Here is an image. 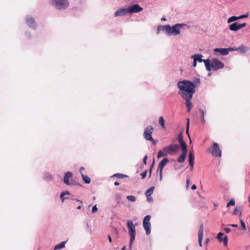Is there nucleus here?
Listing matches in <instances>:
<instances>
[{
  "instance_id": "35",
  "label": "nucleus",
  "mask_w": 250,
  "mask_h": 250,
  "mask_svg": "<svg viewBox=\"0 0 250 250\" xmlns=\"http://www.w3.org/2000/svg\"><path fill=\"white\" fill-rule=\"evenodd\" d=\"M238 20V17L233 16L229 18L227 21L228 23H231L232 22L235 21H236Z\"/></svg>"
},
{
  "instance_id": "20",
  "label": "nucleus",
  "mask_w": 250,
  "mask_h": 250,
  "mask_svg": "<svg viewBox=\"0 0 250 250\" xmlns=\"http://www.w3.org/2000/svg\"><path fill=\"white\" fill-rule=\"evenodd\" d=\"M213 51L215 52L219 53L223 56L228 55V50L226 48H215L213 49Z\"/></svg>"
},
{
  "instance_id": "64",
  "label": "nucleus",
  "mask_w": 250,
  "mask_h": 250,
  "mask_svg": "<svg viewBox=\"0 0 250 250\" xmlns=\"http://www.w3.org/2000/svg\"><path fill=\"white\" fill-rule=\"evenodd\" d=\"M108 239L110 243H111L112 240L110 235H108Z\"/></svg>"
},
{
  "instance_id": "58",
  "label": "nucleus",
  "mask_w": 250,
  "mask_h": 250,
  "mask_svg": "<svg viewBox=\"0 0 250 250\" xmlns=\"http://www.w3.org/2000/svg\"><path fill=\"white\" fill-rule=\"evenodd\" d=\"M224 230L226 233H228L230 231L231 229L229 228H226Z\"/></svg>"
},
{
  "instance_id": "38",
  "label": "nucleus",
  "mask_w": 250,
  "mask_h": 250,
  "mask_svg": "<svg viewBox=\"0 0 250 250\" xmlns=\"http://www.w3.org/2000/svg\"><path fill=\"white\" fill-rule=\"evenodd\" d=\"M126 199L131 202H134L136 200V198L133 195H128L126 196Z\"/></svg>"
},
{
  "instance_id": "44",
  "label": "nucleus",
  "mask_w": 250,
  "mask_h": 250,
  "mask_svg": "<svg viewBox=\"0 0 250 250\" xmlns=\"http://www.w3.org/2000/svg\"><path fill=\"white\" fill-rule=\"evenodd\" d=\"M183 132L181 131L178 135L177 137V141H180L181 140H183Z\"/></svg>"
},
{
  "instance_id": "36",
  "label": "nucleus",
  "mask_w": 250,
  "mask_h": 250,
  "mask_svg": "<svg viewBox=\"0 0 250 250\" xmlns=\"http://www.w3.org/2000/svg\"><path fill=\"white\" fill-rule=\"evenodd\" d=\"M159 122L162 128H165V120L163 117H160L159 119Z\"/></svg>"
},
{
  "instance_id": "48",
  "label": "nucleus",
  "mask_w": 250,
  "mask_h": 250,
  "mask_svg": "<svg viewBox=\"0 0 250 250\" xmlns=\"http://www.w3.org/2000/svg\"><path fill=\"white\" fill-rule=\"evenodd\" d=\"M98 210V208L97 207V205H95L93 207L92 209V213H95Z\"/></svg>"
},
{
  "instance_id": "14",
  "label": "nucleus",
  "mask_w": 250,
  "mask_h": 250,
  "mask_svg": "<svg viewBox=\"0 0 250 250\" xmlns=\"http://www.w3.org/2000/svg\"><path fill=\"white\" fill-rule=\"evenodd\" d=\"M73 177V173L71 171H67L64 173L63 182V183L67 185L70 186L69 178H71Z\"/></svg>"
},
{
  "instance_id": "4",
  "label": "nucleus",
  "mask_w": 250,
  "mask_h": 250,
  "mask_svg": "<svg viewBox=\"0 0 250 250\" xmlns=\"http://www.w3.org/2000/svg\"><path fill=\"white\" fill-rule=\"evenodd\" d=\"M208 66L209 69H207L208 71H210L211 69L214 71L218 70L224 67V64L217 58H213L210 61L209 59Z\"/></svg>"
},
{
  "instance_id": "32",
  "label": "nucleus",
  "mask_w": 250,
  "mask_h": 250,
  "mask_svg": "<svg viewBox=\"0 0 250 250\" xmlns=\"http://www.w3.org/2000/svg\"><path fill=\"white\" fill-rule=\"evenodd\" d=\"M60 198L62 203L64 202L65 200L70 199L72 200V199L70 198L69 196H65V195H64V193H61Z\"/></svg>"
},
{
  "instance_id": "45",
  "label": "nucleus",
  "mask_w": 250,
  "mask_h": 250,
  "mask_svg": "<svg viewBox=\"0 0 250 250\" xmlns=\"http://www.w3.org/2000/svg\"><path fill=\"white\" fill-rule=\"evenodd\" d=\"M248 16H249V14L247 13V14H243V15H240V16H238V20H240V19H243V18H248Z\"/></svg>"
},
{
  "instance_id": "23",
  "label": "nucleus",
  "mask_w": 250,
  "mask_h": 250,
  "mask_svg": "<svg viewBox=\"0 0 250 250\" xmlns=\"http://www.w3.org/2000/svg\"><path fill=\"white\" fill-rule=\"evenodd\" d=\"M66 242H67V241H62L60 243L57 244L54 247V250H60L61 249L64 248Z\"/></svg>"
},
{
  "instance_id": "53",
  "label": "nucleus",
  "mask_w": 250,
  "mask_h": 250,
  "mask_svg": "<svg viewBox=\"0 0 250 250\" xmlns=\"http://www.w3.org/2000/svg\"><path fill=\"white\" fill-rule=\"evenodd\" d=\"M189 184H190V179H189V178H188L186 180V188H188Z\"/></svg>"
},
{
  "instance_id": "56",
  "label": "nucleus",
  "mask_w": 250,
  "mask_h": 250,
  "mask_svg": "<svg viewBox=\"0 0 250 250\" xmlns=\"http://www.w3.org/2000/svg\"><path fill=\"white\" fill-rule=\"evenodd\" d=\"M61 193H64V195H69L70 194V192L68 190L62 191Z\"/></svg>"
},
{
  "instance_id": "18",
  "label": "nucleus",
  "mask_w": 250,
  "mask_h": 250,
  "mask_svg": "<svg viewBox=\"0 0 250 250\" xmlns=\"http://www.w3.org/2000/svg\"><path fill=\"white\" fill-rule=\"evenodd\" d=\"M193 96L187 97V98H182L183 99L186 100L185 104L188 108V111H189L190 109L193 107L192 103L190 102Z\"/></svg>"
},
{
  "instance_id": "25",
  "label": "nucleus",
  "mask_w": 250,
  "mask_h": 250,
  "mask_svg": "<svg viewBox=\"0 0 250 250\" xmlns=\"http://www.w3.org/2000/svg\"><path fill=\"white\" fill-rule=\"evenodd\" d=\"M249 49L248 46H244L243 45L240 46L239 47H237V51L240 52L241 53H245Z\"/></svg>"
},
{
  "instance_id": "61",
  "label": "nucleus",
  "mask_w": 250,
  "mask_h": 250,
  "mask_svg": "<svg viewBox=\"0 0 250 250\" xmlns=\"http://www.w3.org/2000/svg\"><path fill=\"white\" fill-rule=\"evenodd\" d=\"M189 127V118H188L187 119V125H186V127Z\"/></svg>"
},
{
  "instance_id": "42",
  "label": "nucleus",
  "mask_w": 250,
  "mask_h": 250,
  "mask_svg": "<svg viewBox=\"0 0 250 250\" xmlns=\"http://www.w3.org/2000/svg\"><path fill=\"white\" fill-rule=\"evenodd\" d=\"M240 223H241L242 228H240V229L246 230V227L244 222L242 220H241Z\"/></svg>"
},
{
  "instance_id": "1",
  "label": "nucleus",
  "mask_w": 250,
  "mask_h": 250,
  "mask_svg": "<svg viewBox=\"0 0 250 250\" xmlns=\"http://www.w3.org/2000/svg\"><path fill=\"white\" fill-rule=\"evenodd\" d=\"M178 93L182 98L193 96L196 90L192 82L188 80L179 81L177 83Z\"/></svg>"
},
{
  "instance_id": "50",
  "label": "nucleus",
  "mask_w": 250,
  "mask_h": 250,
  "mask_svg": "<svg viewBox=\"0 0 250 250\" xmlns=\"http://www.w3.org/2000/svg\"><path fill=\"white\" fill-rule=\"evenodd\" d=\"M239 212V207H236L233 211V215H236L237 214L238 212Z\"/></svg>"
},
{
  "instance_id": "55",
  "label": "nucleus",
  "mask_w": 250,
  "mask_h": 250,
  "mask_svg": "<svg viewBox=\"0 0 250 250\" xmlns=\"http://www.w3.org/2000/svg\"><path fill=\"white\" fill-rule=\"evenodd\" d=\"M147 201L148 202H151L153 201V198L150 196H146Z\"/></svg>"
},
{
  "instance_id": "30",
  "label": "nucleus",
  "mask_w": 250,
  "mask_h": 250,
  "mask_svg": "<svg viewBox=\"0 0 250 250\" xmlns=\"http://www.w3.org/2000/svg\"><path fill=\"white\" fill-rule=\"evenodd\" d=\"M193 84L195 86V88L199 86L201 83V80L200 78H194L193 79V82H192Z\"/></svg>"
},
{
  "instance_id": "37",
  "label": "nucleus",
  "mask_w": 250,
  "mask_h": 250,
  "mask_svg": "<svg viewBox=\"0 0 250 250\" xmlns=\"http://www.w3.org/2000/svg\"><path fill=\"white\" fill-rule=\"evenodd\" d=\"M72 201L76 202H79L80 204L78 206H77V209H81L82 208V205H83V202L81 200H80L79 199H72Z\"/></svg>"
},
{
  "instance_id": "5",
  "label": "nucleus",
  "mask_w": 250,
  "mask_h": 250,
  "mask_svg": "<svg viewBox=\"0 0 250 250\" xmlns=\"http://www.w3.org/2000/svg\"><path fill=\"white\" fill-rule=\"evenodd\" d=\"M51 4L59 10H65L69 5L67 0H52Z\"/></svg>"
},
{
  "instance_id": "63",
  "label": "nucleus",
  "mask_w": 250,
  "mask_h": 250,
  "mask_svg": "<svg viewBox=\"0 0 250 250\" xmlns=\"http://www.w3.org/2000/svg\"><path fill=\"white\" fill-rule=\"evenodd\" d=\"M197 62L195 60H193V64H192L193 67H195L196 66Z\"/></svg>"
},
{
  "instance_id": "24",
  "label": "nucleus",
  "mask_w": 250,
  "mask_h": 250,
  "mask_svg": "<svg viewBox=\"0 0 250 250\" xmlns=\"http://www.w3.org/2000/svg\"><path fill=\"white\" fill-rule=\"evenodd\" d=\"M114 198L115 200L117 203V205H116V207H118L119 206V205L121 203V195L119 193H116L114 195Z\"/></svg>"
},
{
  "instance_id": "43",
  "label": "nucleus",
  "mask_w": 250,
  "mask_h": 250,
  "mask_svg": "<svg viewBox=\"0 0 250 250\" xmlns=\"http://www.w3.org/2000/svg\"><path fill=\"white\" fill-rule=\"evenodd\" d=\"M228 238L227 236H225L222 239V242L224 243V244L225 246H227L228 245Z\"/></svg>"
},
{
  "instance_id": "62",
  "label": "nucleus",
  "mask_w": 250,
  "mask_h": 250,
  "mask_svg": "<svg viewBox=\"0 0 250 250\" xmlns=\"http://www.w3.org/2000/svg\"><path fill=\"white\" fill-rule=\"evenodd\" d=\"M191 189L195 190L197 188V187L195 184H193L191 188Z\"/></svg>"
},
{
  "instance_id": "34",
  "label": "nucleus",
  "mask_w": 250,
  "mask_h": 250,
  "mask_svg": "<svg viewBox=\"0 0 250 250\" xmlns=\"http://www.w3.org/2000/svg\"><path fill=\"white\" fill-rule=\"evenodd\" d=\"M113 177H117L119 179H123L125 177H128L127 175L122 173H116L112 176Z\"/></svg>"
},
{
  "instance_id": "15",
  "label": "nucleus",
  "mask_w": 250,
  "mask_h": 250,
  "mask_svg": "<svg viewBox=\"0 0 250 250\" xmlns=\"http://www.w3.org/2000/svg\"><path fill=\"white\" fill-rule=\"evenodd\" d=\"M203 232H204V227L203 225L201 224L200 226L199 232H198V241L199 246L202 247V240L203 238Z\"/></svg>"
},
{
  "instance_id": "52",
  "label": "nucleus",
  "mask_w": 250,
  "mask_h": 250,
  "mask_svg": "<svg viewBox=\"0 0 250 250\" xmlns=\"http://www.w3.org/2000/svg\"><path fill=\"white\" fill-rule=\"evenodd\" d=\"M148 141H150L153 145H156L157 143V141L156 140L153 139L152 137V139H149Z\"/></svg>"
},
{
  "instance_id": "17",
  "label": "nucleus",
  "mask_w": 250,
  "mask_h": 250,
  "mask_svg": "<svg viewBox=\"0 0 250 250\" xmlns=\"http://www.w3.org/2000/svg\"><path fill=\"white\" fill-rule=\"evenodd\" d=\"M168 162V159L167 158H164L159 162L157 171H163V168Z\"/></svg>"
},
{
  "instance_id": "9",
  "label": "nucleus",
  "mask_w": 250,
  "mask_h": 250,
  "mask_svg": "<svg viewBox=\"0 0 250 250\" xmlns=\"http://www.w3.org/2000/svg\"><path fill=\"white\" fill-rule=\"evenodd\" d=\"M180 148V146L178 144L170 145L163 147V150L167 154H170L172 152L177 151Z\"/></svg>"
},
{
  "instance_id": "13",
  "label": "nucleus",
  "mask_w": 250,
  "mask_h": 250,
  "mask_svg": "<svg viewBox=\"0 0 250 250\" xmlns=\"http://www.w3.org/2000/svg\"><path fill=\"white\" fill-rule=\"evenodd\" d=\"M188 164L190 166V168L192 170L194 166V155L193 153V150H190L188 155Z\"/></svg>"
},
{
  "instance_id": "3",
  "label": "nucleus",
  "mask_w": 250,
  "mask_h": 250,
  "mask_svg": "<svg viewBox=\"0 0 250 250\" xmlns=\"http://www.w3.org/2000/svg\"><path fill=\"white\" fill-rule=\"evenodd\" d=\"M127 227L128 229V233L130 236V241H129V248L130 250H131V246L132 245V243L134 241L136 237V229H135V226L133 224V222L130 220H128L127 221Z\"/></svg>"
},
{
  "instance_id": "59",
  "label": "nucleus",
  "mask_w": 250,
  "mask_h": 250,
  "mask_svg": "<svg viewBox=\"0 0 250 250\" xmlns=\"http://www.w3.org/2000/svg\"><path fill=\"white\" fill-rule=\"evenodd\" d=\"M154 163H155V159L153 158V162L150 165L149 168L153 169V167L154 165Z\"/></svg>"
},
{
  "instance_id": "33",
  "label": "nucleus",
  "mask_w": 250,
  "mask_h": 250,
  "mask_svg": "<svg viewBox=\"0 0 250 250\" xmlns=\"http://www.w3.org/2000/svg\"><path fill=\"white\" fill-rule=\"evenodd\" d=\"M199 112H200L201 113V122L202 124H205V118H204V115H205V113H204V111L203 109L200 108L199 109Z\"/></svg>"
},
{
  "instance_id": "47",
  "label": "nucleus",
  "mask_w": 250,
  "mask_h": 250,
  "mask_svg": "<svg viewBox=\"0 0 250 250\" xmlns=\"http://www.w3.org/2000/svg\"><path fill=\"white\" fill-rule=\"evenodd\" d=\"M147 172V170H146L145 171H144L141 174V175L142 176V179H143L145 178H146V176Z\"/></svg>"
},
{
  "instance_id": "60",
  "label": "nucleus",
  "mask_w": 250,
  "mask_h": 250,
  "mask_svg": "<svg viewBox=\"0 0 250 250\" xmlns=\"http://www.w3.org/2000/svg\"><path fill=\"white\" fill-rule=\"evenodd\" d=\"M239 217H241L242 216V209H241V207H239Z\"/></svg>"
},
{
  "instance_id": "49",
  "label": "nucleus",
  "mask_w": 250,
  "mask_h": 250,
  "mask_svg": "<svg viewBox=\"0 0 250 250\" xmlns=\"http://www.w3.org/2000/svg\"><path fill=\"white\" fill-rule=\"evenodd\" d=\"M186 134L188 135V137L189 139L190 143H191V140L190 139V137L189 133V127H186Z\"/></svg>"
},
{
  "instance_id": "21",
  "label": "nucleus",
  "mask_w": 250,
  "mask_h": 250,
  "mask_svg": "<svg viewBox=\"0 0 250 250\" xmlns=\"http://www.w3.org/2000/svg\"><path fill=\"white\" fill-rule=\"evenodd\" d=\"M229 29L231 31L235 32L238 31L240 30L239 23L236 22L230 24L229 25Z\"/></svg>"
},
{
  "instance_id": "8",
  "label": "nucleus",
  "mask_w": 250,
  "mask_h": 250,
  "mask_svg": "<svg viewBox=\"0 0 250 250\" xmlns=\"http://www.w3.org/2000/svg\"><path fill=\"white\" fill-rule=\"evenodd\" d=\"M154 131V128L151 125H148L145 128L143 134L144 138L148 141L149 139H152V134Z\"/></svg>"
},
{
  "instance_id": "6",
  "label": "nucleus",
  "mask_w": 250,
  "mask_h": 250,
  "mask_svg": "<svg viewBox=\"0 0 250 250\" xmlns=\"http://www.w3.org/2000/svg\"><path fill=\"white\" fill-rule=\"evenodd\" d=\"M151 215H147L146 216L143 221V227L146 231V234L149 235L151 232V224L150 220L151 219Z\"/></svg>"
},
{
  "instance_id": "39",
  "label": "nucleus",
  "mask_w": 250,
  "mask_h": 250,
  "mask_svg": "<svg viewBox=\"0 0 250 250\" xmlns=\"http://www.w3.org/2000/svg\"><path fill=\"white\" fill-rule=\"evenodd\" d=\"M224 235V233L222 232H220L218 233L216 238L218 240L219 242H222V236Z\"/></svg>"
},
{
  "instance_id": "19",
  "label": "nucleus",
  "mask_w": 250,
  "mask_h": 250,
  "mask_svg": "<svg viewBox=\"0 0 250 250\" xmlns=\"http://www.w3.org/2000/svg\"><path fill=\"white\" fill-rule=\"evenodd\" d=\"M182 153L177 159V161L178 163H183L186 158L187 155L188 150H181Z\"/></svg>"
},
{
  "instance_id": "22",
  "label": "nucleus",
  "mask_w": 250,
  "mask_h": 250,
  "mask_svg": "<svg viewBox=\"0 0 250 250\" xmlns=\"http://www.w3.org/2000/svg\"><path fill=\"white\" fill-rule=\"evenodd\" d=\"M43 179L44 180L49 182L51 181L53 179V177L51 174L49 172H45L43 174Z\"/></svg>"
},
{
  "instance_id": "54",
  "label": "nucleus",
  "mask_w": 250,
  "mask_h": 250,
  "mask_svg": "<svg viewBox=\"0 0 250 250\" xmlns=\"http://www.w3.org/2000/svg\"><path fill=\"white\" fill-rule=\"evenodd\" d=\"M246 26V23H239V27L240 28V29L245 27Z\"/></svg>"
},
{
  "instance_id": "16",
  "label": "nucleus",
  "mask_w": 250,
  "mask_h": 250,
  "mask_svg": "<svg viewBox=\"0 0 250 250\" xmlns=\"http://www.w3.org/2000/svg\"><path fill=\"white\" fill-rule=\"evenodd\" d=\"M129 13L128 8H121L118 10L114 13L115 17L123 16Z\"/></svg>"
},
{
  "instance_id": "12",
  "label": "nucleus",
  "mask_w": 250,
  "mask_h": 250,
  "mask_svg": "<svg viewBox=\"0 0 250 250\" xmlns=\"http://www.w3.org/2000/svg\"><path fill=\"white\" fill-rule=\"evenodd\" d=\"M26 23L32 29H35L37 27L35 19L29 16H27L26 18Z\"/></svg>"
},
{
  "instance_id": "41",
  "label": "nucleus",
  "mask_w": 250,
  "mask_h": 250,
  "mask_svg": "<svg viewBox=\"0 0 250 250\" xmlns=\"http://www.w3.org/2000/svg\"><path fill=\"white\" fill-rule=\"evenodd\" d=\"M71 185H73V186H82V185L77 183L76 181H75V180H71V181H70V186Z\"/></svg>"
},
{
  "instance_id": "40",
  "label": "nucleus",
  "mask_w": 250,
  "mask_h": 250,
  "mask_svg": "<svg viewBox=\"0 0 250 250\" xmlns=\"http://www.w3.org/2000/svg\"><path fill=\"white\" fill-rule=\"evenodd\" d=\"M235 202L233 199H231L227 205V207L229 208L230 206H235Z\"/></svg>"
},
{
  "instance_id": "29",
  "label": "nucleus",
  "mask_w": 250,
  "mask_h": 250,
  "mask_svg": "<svg viewBox=\"0 0 250 250\" xmlns=\"http://www.w3.org/2000/svg\"><path fill=\"white\" fill-rule=\"evenodd\" d=\"M166 26H167V25L158 26L157 29V34H159L161 31H165L166 33L167 34V28H166Z\"/></svg>"
},
{
  "instance_id": "31",
  "label": "nucleus",
  "mask_w": 250,
  "mask_h": 250,
  "mask_svg": "<svg viewBox=\"0 0 250 250\" xmlns=\"http://www.w3.org/2000/svg\"><path fill=\"white\" fill-rule=\"evenodd\" d=\"M167 155V153L166 152L164 151L163 149L162 150H160L158 151V154H157V158H160L162 157L166 156Z\"/></svg>"
},
{
  "instance_id": "26",
  "label": "nucleus",
  "mask_w": 250,
  "mask_h": 250,
  "mask_svg": "<svg viewBox=\"0 0 250 250\" xmlns=\"http://www.w3.org/2000/svg\"><path fill=\"white\" fill-rule=\"evenodd\" d=\"M178 143L181 146V150H188L187 144L184 140L178 141Z\"/></svg>"
},
{
  "instance_id": "57",
  "label": "nucleus",
  "mask_w": 250,
  "mask_h": 250,
  "mask_svg": "<svg viewBox=\"0 0 250 250\" xmlns=\"http://www.w3.org/2000/svg\"><path fill=\"white\" fill-rule=\"evenodd\" d=\"M160 173V180L162 181L163 179V171H159Z\"/></svg>"
},
{
  "instance_id": "2",
  "label": "nucleus",
  "mask_w": 250,
  "mask_h": 250,
  "mask_svg": "<svg viewBox=\"0 0 250 250\" xmlns=\"http://www.w3.org/2000/svg\"><path fill=\"white\" fill-rule=\"evenodd\" d=\"M186 25V24L185 23H176L172 26L167 24L166 26V28H167V35L168 36L179 35L181 33L180 29Z\"/></svg>"
},
{
  "instance_id": "28",
  "label": "nucleus",
  "mask_w": 250,
  "mask_h": 250,
  "mask_svg": "<svg viewBox=\"0 0 250 250\" xmlns=\"http://www.w3.org/2000/svg\"><path fill=\"white\" fill-rule=\"evenodd\" d=\"M82 178L85 184H89L91 182L90 178L87 175H84L83 173H82Z\"/></svg>"
},
{
  "instance_id": "11",
  "label": "nucleus",
  "mask_w": 250,
  "mask_h": 250,
  "mask_svg": "<svg viewBox=\"0 0 250 250\" xmlns=\"http://www.w3.org/2000/svg\"><path fill=\"white\" fill-rule=\"evenodd\" d=\"M212 154L216 157L221 156V150L217 143H213L212 150Z\"/></svg>"
},
{
  "instance_id": "51",
  "label": "nucleus",
  "mask_w": 250,
  "mask_h": 250,
  "mask_svg": "<svg viewBox=\"0 0 250 250\" xmlns=\"http://www.w3.org/2000/svg\"><path fill=\"white\" fill-rule=\"evenodd\" d=\"M147 155H146L144 158H143V163L145 164V165H146V163H147Z\"/></svg>"
},
{
  "instance_id": "10",
  "label": "nucleus",
  "mask_w": 250,
  "mask_h": 250,
  "mask_svg": "<svg viewBox=\"0 0 250 250\" xmlns=\"http://www.w3.org/2000/svg\"><path fill=\"white\" fill-rule=\"evenodd\" d=\"M143 10V8L141 7L138 4H134L133 5H130L129 7H128V10L129 13H138L142 11Z\"/></svg>"
},
{
  "instance_id": "27",
  "label": "nucleus",
  "mask_w": 250,
  "mask_h": 250,
  "mask_svg": "<svg viewBox=\"0 0 250 250\" xmlns=\"http://www.w3.org/2000/svg\"><path fill=\"white\" fill-rule=\"evenodd\" d=\"M155 189V187L151 186L146 191L145 193V195L146 196H150L153 192V191Z\"/></svg>"
},
{
  "instance_id": "7",
  "label": "nucleus",
  "mask_w": 250,
  "mask_h": 250,
  "mask_svg": "<svg viewBox=\"0 0 250 250\" xmlns=\"http://www.w3.org/2000/svg\"><path fill=\"white\" fill-rule=\"evenodd\" d=\"M203 55L201 54H196L192 56H191V58L193 60H195L197 62H204L205 63V65L206 66V69H209L208 66L209 63V59L204 60L202 58L203 57Z\"/></svg>"
},
{
  "instance_id": "46",
  "label": "nucleus",
  "mask_w": 250,
  "mask_h": 250,
  "mask_svg": "<svg viewBox=\"0 0 250 250\" xmlns=\"http://www.w3.org/2000/svg\"><path fill=\"white\" fill-rule=\"evenodd\" d=\"M227 50H228V54H229V52L230 51H237V47H229V48H226Z\"/></svg>"
}]
</instances>
